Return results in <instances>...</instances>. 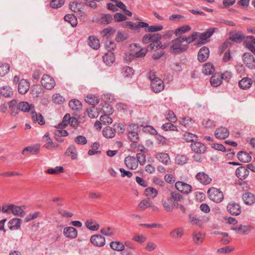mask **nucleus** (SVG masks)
<instances>
[{
	"instance_id": "nucleus-36",
	"label": "nucleus",
	"mask_w": 255,
	"mask_h": 255,
	"mask_svg": "<svg viewBox=\"0 0 255 255\" xmlns=\"http://www.w3.org/2000/svg\"><path fill=\"white\" fill-rule=\"evenodd\" d=\"M144 194L149 199H153L156 197L158 192L153 187H148L145 189Z\"/></svg>"
},
{
	"instance_id": "nucleus-24",
	"label": "nucleus",
	"mask_w": 255,
	"mask_h": 255,
	"mask_svg": "<svg viewBox=\"0 0 255 255\" xmlns=\"http://www.w3.org/2000/svg\"><path fill=\"white\" fill-rule=\"evenodd\" d=\"M17 109L21 111L24 112H28L30 111L31 112L34 110V107L32 105H30L27 102H20L17 105Z\"/></svg>"
},
{
	"instance_id": "nucleus-15",
	"label": "nucleus",
	"mask_w": 255,
	"mask_h": 255,
	"mask_svg": "<svg viewBox=\"0 0 255 255\" xmlns=\"http://www.w3.org/2000/svg\"><path fill=\"white\" fill-rule=\"evenodd\" d=\"M244 45L253 53H255V38L253 36H248L244 41Z\"/></svg>"
},
{
	"instance_id": "nucleus-59",
	"label": "nucleus",
	"mask_w": 255,
	"mask_h": 255,
	"mask_svg": "<svg viewBox=\"0 0 255 255\" xmlns=\"http://www.w3.org/2000/svg\"><path fill=\"white\" fill-rule=\"evenodd\" d=\"M100 232L103 235L108 237H112L115 234L114 230L110 227L103 228L101 229Z\"/></svg>"
},
{
	"instance_id": "nucleus-22",
	"label": "nucleus",
	"mask_w": 255,
	"mask_h": 255,
	"mask_svg": "<svg viewBox=\"0 0 255 255\" xmlns=\"http://www.w3.org/2000/svg\"><path fill=\"white\" fill-rule=\"evenodd\" d=\"M191 149L197 154H202L206 150L205 145L200 142H195L191 144Z\"/></svg>"
},
{
	"instance_id": "nucleus-55",
	"label": "nucleus",
	"mask_w": 255,
	"mask_h": 255,
	"mask_svg": "<svg viewBox=\"0 0 255 255\" xmlns=\"http://www.w3.org/2000/svg\"><path fill=\"white\" fill-rule=\"evenodd\" d=\"M184 139L187 142H194L197 140V136L189 132H185L183 135Z\"/></svg>"
},
{
	"instance_id": "nucleus-32",
	"label": "nucleus",
	"mask_w": 255,
	"mask_h": 255,
	"mask_svg": "<svg viewBox=\"0 0 255 255\" xmlns=\"http://www.w3.org/2000/svg\"><path fill=\"white\" fill-rule=\"evenodd\" d=\"M32 119L34 123H37L40 125H43L45 124V121L43 117L40 114H37L33 110L31 112Z\"/></svg>"
},
{
	"instance_id": "nucleus-46",
	"label": "nucleus",
	"mask_w": 255,
	"mask_h": 255,
	"mask_svg": "<svg viewBox=\"0 0 255 255\" xmlns=\"http://www.w3.org/2000/svg\"><path fill=\"white\" fill-rule=\"evenodd\" d=\"M69 106L73 110H78L81 108L82 105L80 101L74 99L69 101Z\"/></svg>"
},
{
	"instance_id": "nucleus-29",
	"label": "nucleus",
	"mask_w": 255,
	"mask_h": 255,
	"mask_svg": "<svg viewBox=\"0 0 255 255\" xmlns=\"http://www.w3.org/2000/svg\"><path fill=\"white\" fill-rule=\"evenodd\" d=\"M21 220L18 218H14L8 222V227L11 230L19 229L20 227Z\"/></svg>"
},
{
	"instance_id": "nucleus-33",
	"label": "nucleus",
	"mask_w": 255,
	"mask_h": 255,
	"mask_svg": "<svg viewBox=\"0 0 255 255\" xmlns=\"http://www.w3.org/2000/svg\"><path fill=\"white\" fill-rule=\"evenodd\" d=\"M103 61L107 65H111L115 61V58L113 52H107L103 56Z\"/></svg>"
},
{
	"instance_id": "nucleus-26",
	"label": "nucleus",
	"mask_w": 255,
	"mask_h": 255,
	"mask_svg": "<svg viewBox=\"0 0 255 255\" xmlns=\"http://www.w3.org/2000/svg\"><path fill=\"white\" fill-rule=\"evenodd\" d=\"M237 156L240 161L244 163L249 162L252 160V156L250 154L245 151L239 152Z\"/></svg>"
},
{
	"instance_id": "nucleus-18",
	"label": "nucleus",
	"mask_w": 255,
	"mask_h": 255,
	"mask_svg": "<svg viewBox=\"0 0 255 255\" xmlns=\"http://www.w3.org/2000/svg\"><path fill=\"white\" fill-rule=\"evenodd\" d=\"M155 157L164 165L168 164L171 161L169 154L165 152H157L155 155Z\"/></svg>"
},
{
	"instance_id": "nucleus-11",
	"label": "nucleus",
	"mask_w": 255,
	"mask_h": 255,
	"mask_svg": "<svg viewBox=\"0 0 255 255\" xmlns=\"http://www.w3.org/2000/svg\"><path fill=\"white\" fill-rule=\"evenodd\" d=\"M227 210L232 215L237 216L241 213L240 205L235 202L229 204L227 207Z\"/></svg>"
},
{
	"instance_id": "nucleus-31",
	"label": "nucleus",
	"mask_w": 255,
	"mask_h": 255,
	"mask_svg": "<svg viewBox=\"0 0 255 255\" xmlns=\"http://www.w3.org/2000/svg\"><path fill=\"white\" fill-rule=\"evenodd\" d=\"M86 227L91 231H97L99 228V224L92 219H88L85 222Z\"/></svg>"
},
{
	"instance_id": "nucleus-16",
	"label": "nucleus",
	"mask_w": 255,
	"mask_h": 255,
	"mask_svg": "<svg viewBox=\"0 0 255 255\" xmlns=\"http://www.w3.org/2000/svg\"><path fill=\"white\" fill-rule=\"evenodd\" d=\"M209 53L210 51L207 47H202L198 53V60L201 62L205 61L208 58Z\"/></svg>"
},
{
	"instance_id": "nucleus-35",
	"label": "nucleus",
	"mask_w": 255,
	"mask_h": 255,
	"mask_svg": "<svg viewBox=\"0 0 255 255\" xmlns=\"http://www.w3.org/2000/svg\"><path fill=\"white\" fill-rule=\"evenodd\" d=\"M89 46L94 49H98L100 44L99 39L95 36H90L88 42Z\"/></svg>"
},
{
	"instance_id": "nucleus-49",
	"label": "nucleus",
	"mask_w": 255,
	"mask_h": 255,
	"mask_svg": "<svg viewBox=\"0 0 255 255\" xmlns=\"http://www.w3.org/2000/svg\"><path fill=\"white\" fill-rule=\"evenodd\" d=\"M133 73L134 71L131 67L126 66L123 68V76L125 78H131Z\"/></svg>"
},
{
	"instance_id": "nucleus-39",
	"label": "nucleus",
	"mask_w": 255,
	"mask_h": 255,
	"mask_svg": "<svg viewBox=\"0 0 255 255\" xmlns=\"http://www.w3.org/2000/svg\"><path fill=\"white\" fill-rule=\"evenodd\" d=\"M205 238L204 233L195 232L193 233V239L194 242L197 244H201Z\"/></svg>"
},
{
	"instance_id": "nucleus-5",
	"label": "nucleus",
	"mask_w": 255,
	"mask_h": 255,
	"mask_svg": "<svg viewBox=\"0 0 255 255\" xmlns=\"http://www.w3.org/2000/svg\"><path fill=\"white\" fill-rule=\"evenodd\" d=\"M245 38V35L242 32H232L230 33V37L224 42V48L228 46L230 41L236 42L241 43Z\"/></svg>"
},
{
	"instance_id": "nucleus-34",
	"label": "nucleus",
	"mask_w": 255,
	"mask_h": 255,
	"mask_svg": "<svg viewBox=\"0 0 255 255\" xmlns=\"http://www.w3.org/2000/svg\"><path fill=\"white\" fill-rule=\"evenodd\" d=\"M215 71V67L211 63H207L203 65L202 72L205 75H211Z\"/></svg>"
},
{
	"instance_id": "nucleus-6",
	"label": "nucleus",
	"mask_w": 255,
	"mask_h": 255,
	"mask_svg": "<svg viewBox=\"0 0 255 255\" xmlns=\"http://www.w3.org/2000/svg\"><path fill=\"white\" fill-rule=\"evenodd\" d=\"M41 83L42 86L47 90L52 89L55 86L54 79L47 74H45L42 76Z\"/></svg>"
},
{
	"instance_id": "nucleus-21",
	"label": "nucleus",
	"mask_w": 255,
	"mask_h": 255,
	"mask_svg": "<svg viewBox=\"0 0 255 255\" xmlns=\"http://www.w3.org/2000/svg\"><path fill=\"white\" fill-rule=\"evenodd\" d=\"M237 176L241 180L246 179L249 174V170L247 167L240 166L236 171Z\"/></svg>"
},
{
	"instance_id": "nucleus-17",
	"label": "nucleus",
	"mask_w": 255,
	"mask_h": 255,
	"mask_svg": "<svg viewBox=\"0 0 255 255\" xmlns=\"http://www.w3.org/2000/svg\"><path fill=\"white\" fill-rule=\"evenodd\" d=\"M63 235L71 239H75L78 236L77 230L73 227H67L63 230Z\"/></svg>"
},
{
	"instance_id": "nucleus-50",
	"label": "nucleus",
	"mask_w": 255,
	"mask_h": 255,
	"mask_svg": "<svg viewBox=\"0 0 255 255\" xmlns=\"http://www.w3.org/2000/svg\"><path fill=\"white\" fill-rule=\"evenodd\" d=\"M85 101L90 105H94L99 102V99L96 96L93 95H89L86 97Z\"/></svg>"
},
{
	"instance_id": "nucleus-63",
	"label": "nucleus",
	"mask_w": 255,
	"mask_h": 255,
	"mask_svg": "<svg viewBox=\"0 0 255 255\" xmlns=\"http://www.w3.org/2000/svg\"><path fill=\"white\" fill-rule=\"evenodd\" d=\"M151 202L148 199L143 200L139 203L138 207L142 210H143L146 208H149Z\"/></svg>"
},
{
	"instance_id": "nucleus-14",
	"label": "nucleus",
	"mask_w": 255,
	"mask_h": 255,
	"mask_svg": "<svg viewBox=\"0 0 255 255\" xmlns=\"http://www.w3.org/2000/svg\"><path fill=\"white\" fill-rule=\"evenodd\" d=\"M196 179L203 185H208L212 181L209 175L204 172H198L196 175Z\"/></svg>"
},
{
	"instance_id": "nucleus-7",
	"label": "nucleus",
	"mask_w": 255,
	"mask_h": 255,
	"mask_svg": "<svg viewBox=\"0 0 255 255\" xmlns=\"http://www.w3.org/2000/svg\"><path fill=\"white\" fill-rule=\"evenodd\" d=\"M176 189L184 194H189L192 190L191 186L182 181H177L175 185Z\"/></svg>"
},
{
	"instance_id": "nucleus-44",
	"label": "nucleus",
	"mask_w": 255,
	"mask_h": 255,
	"mask_svg": "<svg viewBox=\"0 0 255 255\" xmlns=\"http://www.w3.org/2000/svg\"><path fill=\"white\" fill-rule=\"evenodd\" d=\"M189 222L192 225H200L201 220L194 214H190L188 215Z\"/></svg>"
},
{
	"instance_id": "nucleus-62",
	"label": "nucleus",
	"mask_w": 255,
	"mask_h": 255,
	"mask_svg": "<svg viewBox=\"0 0 255 255\" xmlns=\"http://www.w3.org/2000/svg\"><path fill=\"white\" fill-rule=\"evenodd\" d=\"M64 2V0H52L50 5L53 8H58L62 6Z\"/></svg>"
},
{
	"instance_id": "nucleus-9",
	"label": "nucleus",
	"mask_w": 255,
	"mask_h": 255,
	"mask_svg": "<svg viewBox=\"0 0 255 255\" xmlns=\"http://www.w3.org/2000/svg\"><path fill=\"white\" fill-rule=\"evenodd\" d=\"M226 146H224V153L228 152L226 154V155L228 158H232L235 155V151L232 148L228 147L227 146H231L235 147L237 145V143L234 141H231L229 140H226L224 141Z\"/></svg>"
},
{
	"instance_id": "nucleus-10",
	"label": "nucleus",
	"mask_w": 255,
	"mask_h": 255,
	"mask_svg": "<svg viewBox=\"0 0 255 255\" xmlns=\"http://www.w3.org/2000/svg\"><path fill=\"white\" fill-rule=\"evenodd\" d=\"M156 79L151 83V87L154 93H158L163 90L164 84L163 81L161 79Z\"/></svg>"
},
{
	"instance_id": "nucleus-41",
	"label": "nucleus",
	"mask_w": 255,
	"mask_h": 255,
	"mask_svg": "<svg viewBox=\"0 0 255 255\" xmlns=\"http://www.w3.org/2000/svg\"><path fill=\"white\" fill-rule=\"evenodd\" d=\"M188 160V158L185 155L178 154L175 157V162L178 165H182L186 164Z\"/></svg>"
},
{
	"instance_id": "nucleus-64",
	"label": "nucleus",
	"mask_w": 255,
	"mask_h": 255,
	"mask_svg": "<svg viewBox=\"0 0 255 255\" xmlns=\"http://www.w3.org/2000/svg\"><path fill=\"white\" fill-rule=\"evenodd\" d=\"M102 99L105 101V103H111L115 101V98L113 95L111 94H106L102 95Z\"/></svg>"
},
{
	"instance_id": "nucleus-54",
	"label": "nucleus",
	"mask_w": 255,
	"mask_h": 255,
	"mask_svg": "<svg viewBox=\"0 0 255 255\" xmlns=\"http://www.w3.org/2000/svg\"><path fill=\"white\" fill-rule=\"evenodd\" d=\"M64 172V168L62 166H56L54 168H49L45 170V172L50 174H57Z\"/></svg>"
},
{
	"instance_id": "nucleus-53",
	"label": "nucleus",
	"mask_w": 255,
	"mask_h": 255,
	"mask_svg": "<svg viewBox=\"0 0 255 255\" xmlns=\"http://www.w3.org/2000/svg\"><path fill=\"white\" fill-rule=\"evenodd\" d=\"M69 7L70 9L74 12L81 11L82 9V5L75 1L70 2L69 3Z\"/></svg>"
},
{
	"instance_id": "nucleus-27",
	"label": "nucleus",
	"mask_w": 255,
	"mask_h": 255,
	"mask_svg": "<svg viewBox=\"0 0 255 255\" xmlns=\"http://www.w3.org/2000/svg\"><path fill=\"white\" fill-rule=\"evenodd\" d=\"M252 83L253 81L251 79L248 77H245L239 81V85L241 89L246 90L250 88L252 85Z\"/></svg>"
},
{
	"instance_id": "nucleus-45",
	"label": "nucleus",
	"mask_w": 255,
	"mask_h": 255,
	"mask_svg": "<svg viewBox=\"0 0 255 255\" xmlns=\"http://www.w3.org/2000/svg\"><path fill=\"white\" fill-rule=\"evenodd\" d=\"M64 20L70 23L72 27H75L77 24V20L76 17L73 14H67L64 16Z\"/></svg>"
},
{
	"instance_id": "nucleus-13",
	"label": "nucleus",
	"mask_w": 255,
	"mask_h": 255,
	"mask_svg": "<svg viewBox=\"0 0 255 255\" xmlns=\"http://www.w3.org/2000/svg\"><path fill=\"white\" fill-rule=\"evenodd\" d=\"M29 87L30 84L27 80L21 79L18 83V91L21 95H24L28 91Z\"/></svg>"
},
{
	"instance_id": "nucleus-23",
	"label": "nucleus",
	"mask_w": 255,
	"mask_h": 255,
	"mask_svg": "<svg viewBox=\"0 0 255 255\" xmlns=\"http://www.w3.org/2000/svg\"><path fill=\"white\" fill-rule=\"evenodd\" d=\"M242 199L245 204L252 205L255 202V196L253 193L247 192L243 194Z\"/></svg>"
},
{
	"instance_id": "nucleus-12",
	"label": "nucleus",
	"mask_w": 255,
	"mask_h": 255,
	"mask_svg": "<svg viewBox=\"0 0 255 255\" xmlns=\"http://www.w3.org/2000/svg\"><path fill=\"white\" fill-rule=\"evenodd\" d=\"M90 241L92 244L97 247H103L106 243L105 237L99 235L92 236L91 237Z\"/></svg>"
},
{
	"instance_id": "nucleus-28",
	"label": "nucleus",
	"mask_w": 255,
	"mask_h": 255,
	"mask_svg": "<svg viewBox=\"0 0 255 255\" xmlns=\"http://www.w3.org/2000/svg\"><path fill=\"white\" fill-rule=\"evenodd\" d=\"M43 139L46 141V143L44 145L45 148L48 149H51L52 148H56L58 147V145L56 143H53V142L51 140L48 133H46L44 135Z\"/></svg>"
},
{
	"instance_id": "nucleus-3",
	"label": "nucleus",
	"mask_w": 255,
	"mask_h": 255,
	"mask_svg": "<svg viewBox=\"0 0 255 255\" xmlns=\"http://www.w3.org/2000/svg\"><path fill=\"white\" fill-rule=\"evenodd\" d=\"M128 138L133 142H137L139 140L138 126L135 124H131L128 127Z\"/></svg>"
},
{
	"instance_id": "nucleus-47",
	"label": "nucleus",
	"mask_w": 255,
	"mask_h": 255,
	"mask_svg": "<svg viewBox=\"0 0 255 255\" xmlns=\"http://www.w3.org/2000/svg\"><path fill=\"white\" fill-rule=\"evenodd\" d=\"M190 29L191 27L190 26L187 25H183L177 28L174 31V34L176 36H178L179 35H181L188 32L190 30Z\"/></svg>"
},
{
	"instance_id": "nucleus-43",
	"label": "nucleus",
	"mask_w": 255,
	"mask_h": 255,
	"mask_svg": "<svg viewBox=\"0 0 255 255\" xmlns=\"http://www.w3.org/2000/svg\"><path fill=\"white\" fill-rule=\"evenodd\" d=\"M103 135L107 138H113L115 135V130L110 127H106L103 130Z\"/></svg>"
},
{
	"instance_id": "nucleus-48",
	"label": "nucleus",
	"mask_w": 255,
	"mask_h": 255,
	"mask_svg": "<svg viewBox=\"0 0 255 255\" xmlns=\"http://www.w3.org/2000/svg\"><path fill=\"white\" fill-rule=\"evenodd\" d=\"M184 230L182 228H178L170 232V236L174 238H181L183 235Z\"/></svg>"
},
{
	"instance_id": "nucleus-8",
	"label": "nucleus",
	"mask_w": 255,
	"mask_h": 255,
	"mask_svg": "<svg viewBox=\"0 0 255 255\" xmlns=\"http://www.w3.org/2000/svg\"><path fill=\"white\" fill-rule=\"evenodd\" d=\"M243 60L246 65L250 69L255 68V58L250 53L246 52L244 54Z\"/></svg>"
},
{
	"instance_id": "nucleus-51",
	"label": "nucleus",
	"mask_w": 255,
	"mask_h": 255,
	"mask_svg": "<svg viewBox=\"0 0 255 255\" xmlns=\"http://www.w3.org/2000/svg\"><path fill=\"white\" fill-rule=\"evenodd\" d=\"M87 112L88 116L90 118H96L99 115V113L97 111V109H96L94 107H91L90 108H87Z\"/></svg>"
},
{
	"instance_id": "nucleus-57",
	"label": "nucleus",
	"mask_w": 255,
	"mask_h": 255,
	"mask_svg": "<svg viewBox=\"0 0 255 255\" xmlns=\"http://www.w3.org/2000/svg\"><path fill=\"white\" fill-rule=\"evenodd\" d=\"M0 93L4 97H9L12 94V90L9 86H4L0 90Z\"/></svg>"
},
{
	"instance_id": "nucleus-4",
	"label": "nucleus",
	"mask_w": 255,
	"mask_h": 255,
	"mask_svg": "<svg viewBox=\"0 0 255 255\" xmlns=\"http://www.w3.org/2000/svg\"><path fill=\"white\" fill-rule=\"evenodd\" d=\"M208 194L210 200L216 203L222 201L223 199V193L219 189L211 188L208 191Z\"/></svg>"
},
{
	"instance_id": "nucleus-38",
	"label": "nucleus",
	"mask_w": 255,
	"mask_h": 255,
	"mask_svg": "<svg viewBox=\"0 0 255 255\" xmlns=\"http://www.w3.org/2000/svg\"><path fill=\"white\" fill-rule=\"evenodd\" d=\"M110 247L116 251H123L125 250V246L121 242L113 241L110 243Z\"/></svg>"
},
{
	"instance_id": "nucleus-30",
	"label": "nucleus",
	"mask_w": 255,
	"mask_h": 255,
	"mask_svg": "<svg viewBox=\"0 0 255 255\" xmlns=\"http://www.w3.org/2000/svg\"><path fill=\"white\" fill-rule=\"evenodd\" d=\"M214 28H210L205 32L200 33L198 36L202 41V43H205L207 41V39L211 36L214 32Z\"/></svg>"
},
{
	"instance_id": "nucleus-19",
	"label": "nucleus",
	"mask_w": 255,
	"mask_h": 255,
	"mask_svg": "<svg viewBox=\"0 0 255 255\" xmlns=\"http://www.w3.org/2000/svg\"><path fill=\"white\" fill-rule=\"evenodd\" d=\"M125 164L130 169H135L138 166L137 161L135 157L128 156L125 159Z\"/></svg>"
},
{
	"instance_id": "nucleus-2",
	"label": "nucleus",
	"mask_w": 255,
	"mask_h": 255,
	"mask_svg": "<svg viewBox=\"0 0 255 255\" xmlns=\"http://www.w3.org/2000/svg\"><path fill=\"white\" fill-rule=\"evenodd\" d=\"M182 36L176 38L171 41V50L173 53H180L186 51L188 48V45L184 44Z\"/></svg>"
},
{
	"instance_id": "nucleus-52",
	"label": "nucleus",
	"mask_w": 255,
	"mask_h": 255,
	"mask_svg": "<svg viewBox=\"0 0 255 255\" xmlns=\"http://www.w3.org/2000/svg\"><path fill=\"white\" fill-rule=\"evenodd\" d=\"M199 34V32H195L189 36L188 37H186L185 36H182V39H183L184 41L186 42L187 44L191 43L193 42L194 40L196 39L197 37H198V35Z\"/></svg>"
},
{
	"instance_id": "nucleus-61",
	"label": "nucleus",
	"mask_w": 255,
	"mask_h": 255,
	"mask_svg": "<svg viewBox=\"0 0 255 255\" xmlns=\"http://www.w3.org/2000/svg\"><path fill=\"white\" fill-rule=\"evenodd\" d=\"M165 117L168 121L172 123H174L177 120L176 116L172 111L169 110L167 111Z\"/></svg>"
},
{
	"instance_id": "nucleus-40",
	"label": "nucleus",
	"mask_w": 255,
	"mask_h": 255,
	"mask_svg": "<svg viewBox=\"0 0 255 255\" xmlns=\"http://www.w3.org/2000/svg\"><path fill=\"white\" fill-rule=\"evenodd\" d=\"M67 156H71L72 159H75L77 157V152L74 145H70L66 152Z\"/></svg>"
},
{
	"instance_id": "nucleus-25",
	"label": "nucleus",
	"mask_w": 255,
	"mask_h": 255,
	"mask_svg": "<svg viewBox=\"0 0 255 255\" xmlns=\"http://www.w3.org/2000/svg\"><path fill=\"white\" fill-rule=\"evenodd\" d=\"M126 26L130 28L131 29L138 30L140 28L147 27L148 24L144 22H139L137 24L133 23L131 21H127L125 23Z\"/></svg>"
},
{
	"instance_id": "nucleus-37",
	"label": "nucleus",
	"mask_w": 255,
	"mask_h": 255,
	"mask_svg": "<svg viewBox=\"0 0 255 255\" xmlns=\"http://www.w3.org/2000/svg\"><path fill=\"white\" fill-rule=\"evenodd\" d=\"M180 123L181 125L185 127V128L189 129L193 127V125H194V122L191 118L189 117H186L183 119L180 122Z\"/></svg>"
},
{
	"instance_id": "nucleus-60",
	"label": "nucleus",
	"mask_w": 255,
	"mask_h": 255,
	"mask_svg": "<svg viewBox=\"0 0 255 255\" xmlns=\"http://www.w3.org/2000/svg\"><path fill=\"white\" fill-rule=\"evenodd\" d=\"M115 33V30L112 28H106L101 31V35L103 37L109 38Z\"/></svg>"
},
{
	"instance_id": "nucleus-20",
	"label": "nucleus",
	"mask_w": 255,
	"mask_h": 255,
	"mask_svg": "<svg viewBox=\"0 0 255 255\" xmlns=\"http://www.w3.org/2000/svg\"><path fill=\"white\" fill-rule=\"evenodd\" d=\"M223 73H218L213 75L210 79V83L212 86L218 87L222 83Z\"/></svg>"
},
{
	"instance_id": "nucleus-1",
	"label": "nucleus",
	"mask_w": 255,
	"mask_h": 255,
	"mask_svg": "<svg viewBox=\"0 0 255 255\" xmlns=\"http://www.w3.org/2000/svg\"><path fill=\"white\" fill-rule=\"evenodd\" d=\"M160 38L161 36L159 34H147L143 36L142 41L145 44L150 43L149 48L151 49L159 48L164 49L165 46H163L159 41Z\"/></svg>"
},
{
	"instance_id": "nucleus-58",
	"label": "nucleus",
	"mask_w": 255,
	"mask_h": 255,
	"mask_svg": "<svg viewBox=\"0 0 255 255\" xmlns=\"http://www.w3.org/2000/svg\"><path fill=\"white\" fill-rule=\"evenodd\" d=\"M161 128L162 129L167 131V130H171V131H177L178 128L177 127L174 125L173 124L171 123H165L161 126Z\"/></svg>"
},
{
	"instance_id": "nucleus-56",
	"label": "nucleus",
	"mask_w": 255,
	"mask_h": 255,
	"mask_svg": "<svg viewBox=\"0 0 255 255\" xmlns=\"http://www.w3.org/2000/svg\"><path fill=\"white\" fill-rule=\"evenodd\" d=\"M110 115L105 114L100 117V121L105 125H109L112 123L113 120L110 117Z\"/></svg>"
},
{
	"instance_id": "nucleus-42",
	"label": "nucleus",
	"mask_w": 255,
	"mask_h": 255,
	"mask_svg": "<svg viewBox=\"0 0 255 255\" xmlns=\"http://www.w3.org/2000/svg\"><path fill=\"white\" fill-rule=\"evenodd\" d=\"M113 18L110 14H102L98 18V21L102 24L110 23Z\"/></svg>"
}]
</instances>
